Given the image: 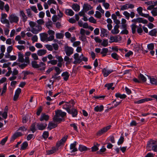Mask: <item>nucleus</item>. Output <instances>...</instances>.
Segmentation results:
<instances>
[{
	"instance_id": "nucleus-16",
	"label": "nucleus",
	"mask_w": 157,
	"mask_h": 157,
	"mask_svg": "<svg viewBox=\"0 0 157 157\" xmlns=\"http://www.w3.org/2000/svg\"><path fill=\"white\" fill-rule=\"evenodd\" d=\"M61 76L63 77V79L64 80L67 81L70 76V74L67 71L63 72L61 74Z\"/></svg>"
},
{
	"instance_id": "nucleus-37",
	"label": "nucleus",
	"mask_w": 157,
	"mask_h": 157,
	"mask_svg": "<svg viewBox=\"0 0 157 157\" xmlns=\"http://www.w3.org/2000/svg\"><path fill=\"white\" fill-rule=\"evenodd\" d=\"M147 48L149 50H153L154 48V44L152 43H150L147 45Z\"/></svg>"
},
{
	"instance_id": "nucleus-26",
	"label": "nucleus",
	"mask_w": 157,
	"mask_h": 157,
	"mask_svg": "<svg viewBox=\"0 0 157 157\" xmlns=\"http://www.w3.org/2000/svg\"><path fill=\"white\" fill-rule=\"evenodd\" d=\"M72 9L75 11H78L80 10L79 5L76 3H74L72 5Z\"/></svg>"
},
{
	"instance_id": "nucleus-50",
	"label": "nucleus",
	"mask_w": 157,
	"mask_h": 157,
	"mask_svg": "<svg viewBox=\"0 0 157 157\" xmlns=\"http://www.w3.org/2000/svg\"><path fill=\"white\" fill-rule=\"evenodd\" d=\"M79 58H81V56H79V54L78 53H75L74 55V58L75 60H79Z\"/></svg>"
},
{
	"instance_id": "nucleus-30",
	"label": "nucleus",
	"mask_w": 157,
	"mask_h": 157,
	"mask_svg": "<svg viewBox=\"0 0 157 157\" xmlns=\"http://www.w3.org/2000/svg\"><path fill=\"white\" fill-rule=\"evenodd\" d=\"M106 149L104 146H103L102 148L99 151H97L96 153L98 154L102 155L103 153L106 151Z\"/></svg>"
},
{
	"instance_id": "nucleus-63",
	"label": "nucleus",
	"mask_w": 157,
	"mask_h": 157,
	"mask_svg": "<svg viewBox=\"0 0 157 157\" xmlns=\"http://www.w3.org/2000/svg\"><path fill=\"white\" fill-rule=\"evenodd\" d=\"M12 45L8 46L7 48V51L9 53H10L13 50Z\"/></svg>"
},
{
	"instance_id": "nucleus-51",
	"label": "nucleus",
	"mask_w": 157,
	"mask_h": 157,
	"mask_svg": "<svg viewBox=\"0 0 157 157\" xmlns=\"http://www.w3.org/2000/svg\"><path fill=\"white\" fill-rule=\"evenodd\" d=\"M137 123L136 121L135 120H132L130 124V126L132 127L133 126H136L137 125Z\"/></svg>"
},
{
	"instance_id": "nucleus-13",
	"label": "nucleus",
	"mask_w": 157,
	"mask_h": 157,
	"mask_svg": "<svg viewBox=\"0 0 157 157\" xmlns=\"http://www.w3.org/2000/svg\"><path fill=\"white\" fill-rule=\"evenodd\" d=\"M47 124L46 123L37 124V128L39 130H42L45 129L47 126Z\"/></svg>"
},
{
	"instance_id": "nucleus-8",
	"label": "nucleus",
	"mask_w": 157,
	"mask_h": 157,
	"mask_svg": "<svg viewBox=\"0 0 157 157\" xmlns=\"http://www.w3.org/2000/svg\"><path fill=\"white\" fill-rule=\"evenodd\" d=\"M67 138H62L60 140L58 141L56 144L57 148H58L62 145H63L64 143L67 140Z\"/></svg>"
},
{
	"instance_id": "nucleus-53",
	"label": "nucleus",
	"mask_w": 157,
	"mask_h": 157,
	"mask_svg": "<svg viewBox=\"0 0 157 157\" xmlns=\"http://www.w3.org/2000/svg\"><path fill=\"white\" fill-rule=\"evenodd\" d=\"M48 34L50 36H54L55 34V32L54 31L49 29L47 32Z\"/></svg>"
},
{
	"instance_id": "nucleus-48",
	"label": "nucleus",
	"mask_w": 157,
	"mask_h": 157,
	"mask_svg": "<svg viewBox=\"0 0 157 157\" xmlns=\"http://www.w3.org/2000/svg\"><path fill=\"white\" fill-rule=\"evenodd\" d=\"M45 47L49 51H52L53 50L52 47L51 45L48 44H46L45 45Z\"/></svg>"
},
{
	"instance_id": "nucleus-18",
	"label": "nucleus",
	"mask_w": 157,
	"mask_h": 157,
	"mask_svg": "<svg viewBox=\"0 0 157 157\" xmlns=\"http://www.w3.org/2000/svg\"><path fill=\"white\" fill-rule=\"evenodd\" d=\"M58 149L55 147H53L51 150L46 151V154L47 155H50L52 154L56 151L58 150Z\"/></svg>"
},
{
	"instance_id": "nucleus-34",
	"label": "nucleus",
	"mask_w": 157,
	"mask_h": 157,
	"mask_svg": "<svg viewBox=\"0 0 157 157\" xmlns=\"http://www.w3.org/2000/svg\"><path fill=\"white\" fill-rule=\"evenodd\" d=\"M111 56L112 58L116 60H118L119 59L120 56L116 53H113L111 54Z\"/></svg>"
},
{
	"instance_id": "nucleus-55",
	"label": "nucleus",
	"mask_w": 157,
	"mask_h": 157,
	"mask_svg": "<svg viewBox=\"0 0 157 157\" xmlns=\"http://www.w3.org/2000/svg\"><path fill=\"white\" fill-rule=\"evenodd\" d=\"M42 111V108L41 106H40L38 109L37 112L36 113V114L37 116H39L41 112Z\"/></svg>"
},
{
	"instance_id": "nucleus-22",
	"label": "nucleus",
	"mask_w": 157,
	"mask_h": 157,
	"mask_svg": "<svg viewBox=\"0 0 157 157\" xmlns=\"http://www.w3.org/2000/svg\"><path fill=\"white\" fill-rule=\"evenodd\" d=\"M28 146V144L27 141L24 142L21 144L20 150H24L26 149Z\"/></svg>"
},
{
	"instance_id": "nucleus-28",
	"label": "nucleus",
	"mask_w": 157,
	"mask_h": 157,
	"mask_svg": "<svg viewBox=\"0 0 157 157\" xmlns=\"http://www.w3.org/2000/svg\"><path fill=\"white\" fill-rule=\"evenodd\" d=\"M157 33V30L156 29H153L150 31L149 33L150 35L153 36H155Z\"/></svg>"
},
{
	"instance_id": "nucleus-14",
	"label": "nucleus",
	"mask_w": 157,
	"mask_h": 157,
	"mask_svg": "<svg viewBox=\"0 0 157 157\" xmlns=\"http://www.w3.org/2000/svg\"><path fill=\"white\" fill-rule=\"evenodd\" d=\"M119 28V25H116L114 27V29L111 30V32L113 34H116L120 32L118 29Z\"/></svg>"
},
{
	"instance_id": "nucleus-6",
	"label": "nucleus",
	"mask_w": 157,
	"mask_h": 157,
	"mask_svg": "<svg viewBox=\"0 0 157 157\" xmlns=\"http://www.w3.org/2000/svg\"><path fill=\"white\" fill-rule=\"evenodd\" d=\"M63 120H64L63 118L59 117L56 114H55L53 118V121L54 122L57 123V124L60 123Z\"/></svg>"
},
{
	"instance_id": "nucleus-39",
	"label": "nucleus",
	"mask_w": 157,
	"mask_h": 157,
	"mask_svg": "<svg viewBox=\"0 0 157 157\" xmlns=\"http://www.w3.org/2000/svg\"><path fill=\"white\" fill-rule=\"evenodd\" d=\"M145 102V98L142 99L140 100H139L138 101H134V103L135 104H141Z\"/></svg>"
},
{
	"instance_id": "nucleus-31",
	"label": "nucleus",
	"mask_w": 157,
	"mask_h": 157,
	"mask_svg": "<svg viewBox=\"0 0 157 157\" xmlns=\"http://www.w3.org/2000/svg\"><path fill=\"white\" fill-rule=\"evenodd\" d=\"M132 30V33L133 34H134L136 32V29L138 27V26L136 25L135 24H132L131 25Z\"/></svg>"
},
{
	"instance_id": "nucleus-24",
	"label": "nucleus",
	"mask_w": 157,
	"mask_h": 157,
	"mask_svg": "<svg viewBox=\"0 0 157 157\" xmlns=\"http://www.w3.org/2000/svg\"><path fill=\"white\" fill-rule=\"evenodd\" d=\"M90 149L89 148H88L86 146L82 145H80L78 147V150L81 152L89 150Z\"/></svg>"
},
{
	"instance_id": "nucleus-40",
	"label": "nucleus",
	"mask_w": 157,
	"mask_h": 157,
	"mask_svg": "<svg viewBox=\"0 0 157 157\" xmlns=\"http://www.w3.org/2000/svg\"><path fill=\"white\" fill-rule=\"evenodd\" d=\"M22 133L20 132H17L14 133L11 137H17L18 136H22Z\"/></svg>"
},
{
	"instance_id": "nucleus-20",
	"label": "nucleus",
	"mask_w": 157,
	"mask_h": 157,
	"mask_svg": "<svg viewBox=\"0 0 157 157\" xmlns=\"http://www.w3.org/2000/svg\"><path fill=\"white\" fill-rule=\"evenodd\" d=\"M100 146V144L98 143H96L94 145V146L91 148V151L92 152H95L98 151V147Z\"/></svg>"
},
{
	"instance_id": "nucleus-19",
	"label": "nucleus",
	"mask_w": 157,
	"mask_h": 157,
	"mask_svg": "<svg viewBox=\"0 0 157 157\" xmlns=\"http://www.w3.org/2000/svg\"><path fill=\"white\" fill-rule=\"evenodd\" d=\"M65 13L67 15L71 16L74 15L75 13L71 9H66Z\"/></svg>"
},
{
	"instance_id": "nucleus-29",
	"label": "nucleus",
	"mask_w": 157,
	"mask_h": 157,
	"mask_svg": "<svg viewBox=\"0 0 157 157\" xmlns=\"http://www.w3.org/2000/svg\"><path fill=\"white\" fill-rule=\"evenodd\" d=\"M31 64L32 67L34 68L38 69L39 68V65L37 63V62L36 61H32Z\"/></svg>"
},
{
	"instance_id": "nucleus-4",
	"label": "nucleus",
	"mask_w": 157,
	"mask_h": 157,
	"mask_svg": "<svg viewBox=\"0 0 157 157\" xmlns=\"http://www.w3.org/2000/svg\"><path fill=\"white\" fill-rule=\"evenodd\" d=\"M74 49L71 47L68 46H65V51L66 55L70 56L73 53Z\"/></svg>"
},
{
	"instance_id": "nucleus-12",
	"label": "nucleus",
	"mask_w": 157,
	"mask_h": 157,
	"mask_svg": "<svg viewBox=\"0 0 157 157\" xmlns=\"http://www.w3.org/2000/svg\"><path fill=\"white\" fill-rule=\"evenodd\" d=\"M49 119V116L48 115H47L45 113H42L41 115L40 120L41 121H47Z\"/></svg>"
},
{
	"instance_id": "nucleus-58",
	"label": "nucleus",
	"mask_w": 157,
	"mask_h": 157,
	"mask_svg": "<svg viewBox=\"0 0 157 157\" xmlns=\"http://www.w3.org/2000/svg\"><path fill=\"white\" fill-rule=\"evenodd\" d=\"M36 22L39 25H42L44 23V21L42 19H40L39 20H37Z\"/></svg>"
},
{
	"instance_id": "nucleus-56",
	"label": "nucleus",
	"mask_w": 157,
	"mask_h": 157,
	"mask_svg": "<svg viewBox=\"0 0 157 157\" xmlns=\"http://www.w3.org/2000/svg\"><path fill=\"white\" fill-rule=\"evenodd\" d=\"M54 36H50L48 37H47L46 41H51L54 40Z\"/></svg>"
},
{
	"instance_id": "nucleus-2",
	"label": "nucleus",
	"mask_w": 157,
	"mask_h": 157,
	"mask_svg": "<svg viewBox=\"0 0 157 157\" xmlns=\"http://www.w3.org/2000/svg\"><path fill=\"white\" fill-rule=\"evenodd\" d=\"M74 103L73 104V107L71 109H67V111L69 114H71L72 117H77L78 112L77 109L74 107Z\"/></svg>"
},
{
	"instance_id": "nucleus-60",
	"label": "nucleus",
	"mask_w": 157,
	"mask_h": 157,
	"mask_svg": "<svg viewBox=\"0 0 157 157\" xmlns=\"http://www.w3.org/2000/svg\"><path fill=\"white\" fill-rule=\"evenodd\" d=\"M19 50L21 51L23 49H24L25 47L23 45H17L15 46Z\"/></svg>"
},
{
	"instance_id": "nucleus-17",
	"label": "nucleus",
	"mask_w": 157,
	"mask_h": 157,
	"mask_svg": "<svg viewBox=\"0 0 157 157\" xmlns=\"http://www.w3.org/2000/svg\"><path fill=\"white\" fill-rule=\"evenodd\" d=\"M40 40L43 42L44 41L45 39L47 40V36L48 35L47 34L43 33L40 34Z\"/></svg>"
},
{
	"instance_id": "nucleus-21",
	"label": "nucleus",
	"mask_w": 157,
	"mask_h": 157,
	"mask_svg": "<svg viewBox=\"0 0 157 157\" xmlns=\"http://www.w3.org/2000/svg\"><path fill=\"white\" fill-rule=\"evenodd\" d=\"M109 39L110 40L109 41V42L110 43L113 42L117 43L118 41V37L117 36H110Z\"/></svg>"
},
{
	"instance_id": "nucleus-57",
	"label": "nucleus",
	"mask_w": 157,
	"mask_h": 157,
	"mask_svg": "<svg viewBox=\"0 0 157 157\" xmlns=\"http://www.w3.org/2000/svg\"><path fill=\"white\" fill-rule=\"evenodd\" d=\"M108 49L106 48H103L102 49L101 54L107 53L108 52Z\"/></svg>"
},
{
	"instance_id": "nucleus-23",
	"label": "nucleus",
	"mask_w": 157,
	"mask_h": 157,
	"mask_svg": "<svg viewBox=\"0 0 157 157\" xmlns=\"http://www.w3.org/2000/svg\"><path fill=\"white\" fill-rule=\"evenodd\" d=\"M18 60L19 62L23 63L24 62V59L23 54L20 52H18Z\"/></svg>"
},
{
	"instance_id": "nucleus-36",
	"label": "nucleus",
	"mask_w": 157,
	"mask_h": 157,
	"mask_svg": "<svg viewBox=\"0 0 157 157\" xmlns=\"http://www.w3.org/2000/svg\"><path fill=\"white\" fill-rule=\"evenodd\" d=\"M111 125H109L106 126L101 129V131H103L105 133L108 131L111 127Z\"/></svg>"
},
{
	"instance_id": "nucleus-15",
	"label": "nucleus",
	"mask_w": 157,
	"mask_h": 157,
	"mask_svg": "<svg viewBox=\"0 0 157 157\" xmlns=\"http://www.w3.org/2000/svg\"><path fill=\"white\" fill-rule=\"evenodd\" d=\"M57 125V123H53L52 122H50L48 124V129L49 130H51L52 129L56 127Z\"/></svg>"
},
{
	"instance_id": "nucleus-42",
	"label": "nucleus",
	"mask_w": 157,
	"mask_h": 157,
	"mask_svg": "<svg viewBox=\"0 0 157 157\" xmlns=\"http://www.w3.org/2000/svg\"><path fill=\"white\" fill-rule=\"evenodd\" d=\"M94 16L97 18H100L101 17V15L99 11H96L95 12V14L94 15Z\"/></svg>"
},
{
	"instance_id": "nucleus-59",
	"label": "nucleus",
	"mask_w": 157,
	"mask_h": 157,
	"mask_svg": "<svg viewBox=\"0 0 157 157\" xmlns=\"http://www.w3.org/2000/svg\"><path fill=\"white\" fill-rule=\"evenodd\" d=\"M81 42L80 41H76L74 42L73 44V46L74 47H76L79 46Z\"/></svg>"
},
{
	"instance_id": "nucleus-25",
	"label": "nucleus",
	"mask_w": 157,
	"mask_h": 157,
	"mask_svg": "<svg viewBox=\"0 0 157 157\" xmlns=\"http://www.w3.org/2000/svg\"><path fill=\"white\" fill-rule=\"evenodd\" d=\"M46 50L40 49L37 51V54L39 56H41L45 55L46 53Z\"/></svg>"
},
{
	"instance_id": "nucleus-11",
	"label": "nucleus",
	"mask_w": 157,
	"mask_h": 157,
	"mask_svg": "<svg viewBox=\"0 0 157 157\" xmlns=\"http://www.w3.org/2000/svg\"><path fill=\"white\" fill-rule=\"evenodd\" d=\"M92 8V7L90 5L87 3H84L83 6L82 10L85 12H86L88 11L91 10Z\"/></svg>"
},
{
	"instance_id": "nucleus-47",
	"label": "nucleus",
	"mask_w": 157,
	"mask_h": 157,
	"mask_svg": "<svg viewBox=\"0 0 157 157\" xmlns=\"http://www.w3.org/2000/svg\"><path fill=\"white\" fill-rule=\"evenodd\" d=\"M133 54V52L129 50L128 52H127L125 55V56L126 57H128L130 56H132Z\"/></svg>"
},
{
	"instance_id": "nucleus-33",
	"label": "nucleus",
	"mask_w": 157,
	"mask_h": 157,
	"mask_svg": "<svg viewBox=\"0 0 157 157\" xmlns=\"http://www.w3.org/2000/svg\"><path fill=\"white\" fill-rule=\"evenodd\" d=\"M56 37L57 39H62L63 38L64 35L62 33H57L56 34Z\"/></svg>"
},
{
	"instance_id": "nucleus-3",
	"label": "nucleus",
	"mask_w": 157,
	"mask_h": 157,
	"mask_svg": "<svg viewBox=\"0 0 157 157\" xmlns=\"http://www.w3.org/2000/svg\"><path fill=\"white\" fill-rule=\"evenodd\" d=\"M8 18L11 23H17L19 21L18 17L15 13H12L9 16Z\"/></svg>"
},
{
	"instance_id": "nucleus-45",
	"label": "nucleus",
	"mask_w": 157,
	"mask_h": 157,
	"mask_svg": "<svg viewBox=\"0 0 157 157\" xmlns=\"http://www.w3.org/2000/svg\"><path fill=\"white\" fill-rule=\"evenodd\" d=\"M89 21L92 23H93L94 24H95L96 23V20H95L93 17L91 16L90 17L89 19Z\"/></svg>"
},
{
	"instance_id": "nucleus-62",
	"label": "nucleus",
	"mask_w": 157,
	"mask_h": 157,
	"mask_svg": "<svg viewBox=\"0 0 157 157\" xmlns=\"http://www.w3.org/2000/svg\"><path fill=\"white\" fill-rule=\"evenodd\" d=\"M31 10L33 11L35 13H38V11L36 8V7L35 6H32L30 7Z\"/></svg>"
},
{
	"instance_id": "nucleus-9",
	"label": "nucleus",
	"mask_w": 157,
	"mask_h": 157,
	"mask_svg": "<svg viewBox=\"0 0 157 157\" xmlns=\"http://www.w3.org/2000/svg\"><path fill=\"white\" fill-rule=\"evenodd\" d=\"M55 114H57L58 116L61 117L63 118V117L66 116L67 114L66 112H63L61 110H58L55 111Z\"/></svg>"
},
{
	"instance_id": "nucleus-44",
	"label": "nucleus",
	"mask_w": 157,
	"mask_h": 157,
	"mask_svg": "<svg viewBox=\"0 0 157 157\" xmlns=\"http://www.w3.org/2000/svg\"><path fill=\"white\" fill-rule=\"evenodd\" d=\"M128 4H126L125 5L121 6V10H127L128 9Z\"/></svg>"
},
{
	"instance_id": "nucleus-41",
	"label": "nucleus",
	"mask_w": 157,
	"mask_h": 157,
	"mask_svg": "<svg viewBox=\"0 0 157 157\" xmlns=\"http://www.w3.org/2000/svg\"><path fill=\"white\" fill-rule=\"evenodd\" d=\"M113 82L107 83L104 86L105 87H107L108 90H109L112 87V86H113Z\"/></svg>"
},
{
	"instance_id": "nucleus-35",
	"label": "nucleus",
	"mask_w": 157,
	"mask_h": 157,
	"mask_svg": "<svg viewBox=\"0 0 157 157\" xmlns=\"http://www.w3.org/2000/svg\"><path fill=\"white\" fill-rule=\"evenodd\" d=\"M36 124V123H33L31 125V126L30 130L33 133H34L37 130V129H36L35 128V124Z\"/></svg>"
},
{
	"instance_id": "nucleus-46",
	"label": "nucleus",
	"mask_w": 157,
	"mask_h": 157,
	"mask_svg": "<svg viewBox=\"0 0 157 157\" xmlns=\"http://www.w3.org/2000/svg\"><path fill=\"white\" fill-rule=\"evenodd\" d=\"M47 2L49 5H50L52 4L57 5V2L55 0H48Z\"/></svg>"
},
{
	"instance_id": "nucleus-64",
	"label": "nucleus",
	"mask_w": 157,
	"mask_h": 157,
	"mask_svg": "<svg viewBox=\"0 0 157 157\" xmlns=\"http://www.w3.org/2000/svg\"><path fill=\"white\" fill-rule=\"evenodd\" d=\"M8 116L7 111H4L2 114V116L4 119H6L7 118Z\"/></svg>"
},
{
	"instance_id": "nucleus-61",
	"label": "nucleus",
	"mask_w": 157,
	"mask_h": 157,
	"mask_svg": "<svg viewBox=\"0 0 157 157\" xmlns=\"http://www.w3.org/2000/svg\"><path fill=\"white\" fill-rule=\"evenodd\" d=\"M27 64L23 63H22L21 64L18 65V66L19 67H20L21 69H24L25 67L27 66Z\"/></svg>"
},
{
	"instance_id": "nucleus-27",
	"label": "nucleus",
	"mask_w": 157,
	"mask_h": 157,
	"mask_svg": "<svg viewBox=\"0 0 157 157\" xmlns=\"http://www.w3.org/2000/svg\"><path fill=\"white\" fill-rule=\"evenodd\" d=\"M138 78L143 82H145L147 80V78L142 74L140 73L138 76Z\"/></svg>"
},
{
	"instance_id": "nucleus-43",
	"label": "nucleus",
	"mask_w": 157,
	"mask_h": 157,
	"mask_svg": "<svg viewBox=\"0 0 157 157\" xmlns=\"http://www.w3.org/2000/svg\"><path fill=\"white\" fill-rule=\"evenodd\" d=\"M137 11L138 13V14L141 16V15H142L143 13H142L143 8L141 7H139L137 8Z\"/></svg>"
},
{
	"instance_id": "nucleus-49",
	"label": "nucleus",
	"mask_w": 157,
	"mask_h": 157,
	"mask_svg": "<svg viewBox=\"0 0 157 157\" xmlns=\"http://www.w3.org/2000/svg\"><path fill=\"white\" fill-rule=\"evenodd\" d=\"M27 13L29 17H33V15L30 9H28L26 10Z\"/></svg>"
},
{
	"instance_id": "nucleus-5",
	"label": "nucleus",
	"mask_w": 157,
	"mask_h": 157,
	"mask_svg": "<svg viewBox=\"0 0 157 157\" xmlns=\"http://www.w3.org/2000/svg\"><path fill=\"white\" fill-rule=\"evenodd\" d=\"M114 71L112 69L108 70L107 67L104 68L102 70V72L104 77H107L109 74Z\"/></svg>"
},
{
	"instance_id": "nucleus-38",
	"label": "nucleus",
	"mask_w": 157,
	"mask_h": 157,
	"mask_svg": "<svg viewBox=\"0 0 157 157\" xmlns=\"http://www.w3.org/2000/svg\"><path fill=\"white\" fill-rule=\"evenodd\" d=\"M108 40L104 39L101 44V45L104 47H106L108 46Z\"/></svg>"
},
{
	"instance_id": "nucleus-54",
	"label": "nucleus",
	"mask_w": 157,
	"mask_h": 157,
	"mask_svg": "<svg viewBox=\"0 0 157 157\" xmlns=\"http://www.w3.org/2000/svg\"><path fill=\"white\" fill-rule=\"evenodd\" d=\"M31 31L33 34H37L39 33V31H38V30L36 29V28H32V29H31Z\"/></svg>"
},
{
	"instance_id": "nucleus-32",
	"label": "nucleus",
	"mask_w": 157,
	"mask_h": 157,
	"mask_svg": "<svg viewBox=\"0 0 157 157\" xmlns=\"http://www.w3.org/2000/svg\"><path fill=\"white\" fill-rule=\"evenodd\" d=\"M107 31V30L104 28H101V34H103V36H101L102 37H103L105 36H107V34H105Z\"/></svg>"
},
{
	"instance_id": "nucleus-1",
	"label": "nucleus",
	"mask_w": 157,
	"mask_h": 157,
	"mask_svg": "<svg viewBox=\"0 0 157 157\" xmlns=\"http://www.w3.org/2000/svg\"><path fill=\"white\" fill-rule=\"evenodd\" d=\"M157 144V140L151 139L148 141L146 145V148L148 151H150Z\"/></svg>"
},
{
	"instance_id": "nucleus-7",
	"label": "nucleus",
	"mask_w": 157,
	"mask_h": 157,
	"mask_svg": "<svg viewBox=\"0 0 157 157\" xmlns=\"http://www.w3.org/2000/svg\"><path fill=\"white\" fill-rule=\"evenodd\" d=\"M148 79L150 80V83L152 85L155 86L157 85V78H155L153 76H150L147 75Z\"/></svg>"
},
{
	"instance_id": "nucleus-52",
	"label": "nucleus",
	"mask_w": 157,
	"mask_h": 157,
	"mask_svg": "<svg viewBox=\"0 0 157 157\" xmlns=\"http://www.w3.org/2000/svg\"><path fill=\"white\" fill-rule=\"evenodd\" d=\"M29 24L30 26V27L32 28H33L35 27V25H36V22H34V21H30L29 22Z\"/></svg>"
},
{
	"instance_id": "nucleus-10",
	"label": "nucleus",
	"mask_w": 157,
	"mask_h": 157,
	"mask_svg": "<svg viewBox=\"0 0 157 157\" xmlns=\"http://www.w3.org/2000/svg\"><path fill=\"white\" fill-rule=\"evenodd\" d=\"M104 106L102 105H97L94 109V110L97 112H101L104 110Z\"/></svg>"
}]
</instances>
